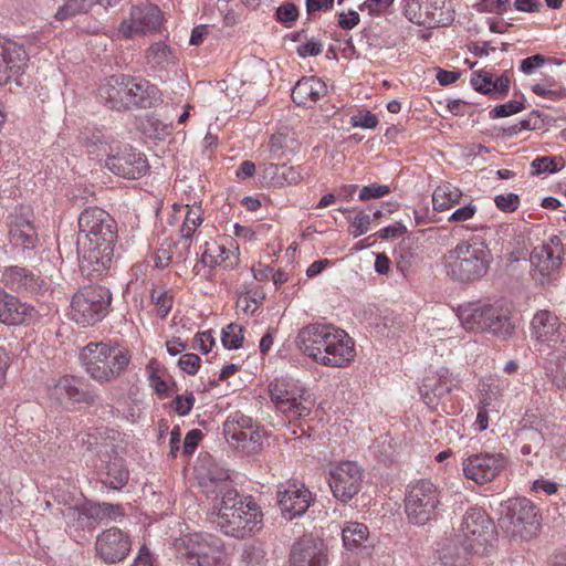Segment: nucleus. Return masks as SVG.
I'll list each match as a JSON object with an SVG mask.
<instances>
[{
  "mask_svg": "<svg viewBox=\"0 0 566 566\" xmlns=\"http://www.w3.org/2000/svg\"><path fill=\"white\" fill-rule=\"evenodd\" d=\"M531 167L533 175L554 174L559 170L556 158L549 156L536 157Z\"/></svg>",
  "mask_w": 566,
  "mask_h": 566,
  "instance_id": "obj_51",
  "label": "nucleus"
},
{
  "mask_svg": "<svg viewBox=\"0 0 566 566\" xmlns=\"http://www.w3.org/2000/svg\"><path fill=\"white\" fill-rule=\"evenodd\" d=\"M261 174L263 179L272 185V186H280V177L282 175V165L274 164V163H268L263 164L261 167Z\"/></svg>",
  "mask_w": 566,
  "mask_h": 566,
  "instance_id": "obj_57",
  "label": "nucleus"
},
{
  "mask_svg": "<svg viewBox=\"0 0 566 566\" xmlns=\"http://www.w3.org/2000/svg\"><path fill=\"white\" fill-rule=\"evenodd\" d=\"M531 336L538 345L552 348L564 342L566 325L554 313L538 311L531 322Z\"/></svg>",
  "mask_w": 566,
  "mask_h": 566,
  "instance_id": "obj_21",
  "label": "nucleus"
},
{
  "mask_svg": "<svg viewBox=\"0 0 566 566\" xmlns=\"http://www.w3.org/2000/svg\"><path fill=\"white\" fill-rule=\"evenodd\" d=\"M462 196V190L449 182L439 185L432 193L433 210L438 212L449 210L460 203Z\"/></svg>",
  "mask_w": 566,
  "mask_h": 566,
  "instance_id": "obj_35",
  "label": "nucleus"
},
{
  "mask_svg": "<svg viewBox=\"0 0 566 566\" xmlns=\"http://www.w3.org/2000/svg\"><path fill=\"white\" fill-rule=\"evenodd\" d=\"M271 158L275 160L290 159V156L298 148V143L290 135L276 133L269 142Z\"/></svg>",
  "mask_w": 566,
  "mask_h": 566,
  "instance_id": "obj_36",
  "label": "nucleus"
},
{
  "mask_svg": "<svg viewBox=\"0 0 566 566\" xmlns=\"http://www.w3.org/2000/svg\"><path fill=\"white\" fill-rule=\"evenodd\" d=\"M185 556L190 566H228L223 542L212 534L190 535Z\"/></svg>",
  "mask_w": 566,
  "mask_h": 566,
  "instance_id": "obj_13",
  "label": "nucleus"
},
{
  "mask_svg": "<svg viewBox=\"0 0 566 566\" xmlns=\"http://www.w3.org/2000/svg\"><path fill=\"white\" fill-rule=\"evenodd\" d=\"M127 481L128 471L120 460H115L107 465L106 475L103 480L105 485L114 490H120L126 485Z\"/></svg>",
  "mask_w": 566,
  "mask_h": 566,
  "instance_id": "obj_41",
  "label": "nucleus"
},
{
  "mask_svg": "<svg viewBox=\"0 0 566 566\" xmlns=\"http://www.w3.org/2000/svg\"><path fill=\"white\" fill-rule=\"evenodd\" d=\"M132 548V541L124 531L111 527L96 536V556L105 564H116L124 560Z\"/></svg>",
  "mask_w": 566,
  "mask_h": 566,
  "instance_id": "obj_17",
  "label": "nucleus"
},
{
  "mask_svg": "<svg viewBox=\"0 0 566 566\" xmlns=\"http://www.w3.org/2000/svg\"><path fill=\"white\" fill-rule=\"evenodd\" d=\"M10 242L22 250H33L38 245L39 237L29 209H15L8 218Z\"/></svg>",
  "mask_w": 566,
  "mask_h": 566,
  "instance_id": "obj_23",
  "label": "nucleus"
},
{
  "mask_svg": "<svg viewBox=\"0 0 566 566\" xmlns=\"http://www.w3.org/2000/svg\"><path fill=\"white\" fill-rule=\"evenodd\" d=\"M105 166L113 174L127 179H136L144 176L149 168L144 154L136 151L132 147H125L120 153L111 154L105 159Z\"/></svg>",
  "mask_w": 566,
  "mask_h": 566,
  "instance_id": "obj_22",
  "label": "nucleus"
},
{
  "mask_svg": "<svg viewBox=\"0 0 566 566\" xmlns=\"http://www.w3.org/2000/svg\"><path fill=\"white\" fill-rule=\"evenodd\" d=\"M564 247L557 235H552L548 241L535 247L530 255V262L534 270L543 277L555 275L563 262Z\"/></svg>",
  "mask_w": 566,
  "mask_h": 566,
  "instance_id": "obj_20",
  "label": "nucleus"
},
{
  "mask_svg": "<svg viewBox=\"0 0 566 566\" xmlns=\"http://www.w3.org/2000/svg\"><path fill=\"white\" fill-rule=\"evenodd\" d=\"M526 440L527 442H525L521 448V453L524 455H528L532 452L536 453L537 449L543 444L544 438L539 431L528 430L526 432Z\"/></svg>",
  "mask_w": 566,
  "mask_h": 566,
  "instance_id": "obj_59",
  "label": "nucleus"
},
{
  "mask_svg": "<svg viewBox=\"0 0 566 566\" xmlns=\"http://www.w3.org/2000/svg\"><path fill=\"white\" fill-rule=\"evenodd\" d=\"M301 352L317 364L343 368L355 357V344L349 335L329 324H310L297 335Z\"/></svg>",
  "mask_w": 566,
  "mask_h": 566,
  "instance_id": "obj_2",
  "label": "nucleus"
},
{
  "mask_svg": "<svg viewBox=\"0 0 566 566\" xmlns=\"http://www.w3.org/2000/svg\"><path fill=\"white\" fill-rule=\"evenodd\" d=\"M390 191L391 189L387 185L370 184L359 190L358 198L364 201L377 199L390 193Z\"/></svg>",
  "mask_w": 566,
  "mask_h": 566,
  "instance_id": "obj_53",
  "label": "nucleus"
},
{
  "mask_svg": "<svg viewBox=\"0 0 566 566\" xmlns=\"http://www.w3.org/2000/svg\"><path fill=\"white\" fill-rule=\"evenodd\" d=\"M548 61L549 59L545 55L535 54L523 59L520 63V70L525 75H532L536 70L544 66Z\"/></svg>",
  "mask_w": 566,
  "mask_h": 566,
  "instance_id": "obj_54",
  "label": "nucleus"
},
{
  "mask_svg": "<svg viewBox=\"0 0 566 566\" xmlns=\"http://www.w3.org/2000/svg\"><path fill=\"white\" fill-rule=\"evenodd\" d=\"M524 108V104L518 101H509L507 103L495 106L491 111L493 118L507 117L521 112Z\"/></svg>",
  "mask_w": 566,
  "mask_h": 566,
  "instance_id": "obj_56",
  "label": "nucleus"
},
{
  "mask_svg": "<svg viewBox=\"0 0 566 566\" xmlns=\"http://www.w3.org/2000/svg\"><path fill=\"white\" fill-rule=\"evenodd\" d=\"M98 0H64L63 6L57 10L55 17L59 20H64L76 14L86 13Z\"/></svg>",
  "mask_w": 566,
  "mask_h": 566,
  "instance_id": "obj_42",
  "label": "nucleus"
},
{
  "mask_svg": "<svg viewBox=\"0 0 566 566\" xmlns=\"http://www.w3.org/2000/svg\"><path fill=\"white\" fill-rule=\"evenodd\" d=\"M368 534L369 532L365 524L349 522L344 526L342 532L344 546L349 551L357 549L367 541Z\"/></svg>",
  "mask_w": 566,
  "mask_h": 566,
  "instance_id": "obj_38",
  "label": "nucleus"
},
{
  "mask_svg": "<svg viewBox=\"0 0 566 566\" xmlns=\"http://www.w3.org/2000/svg\"><path fill=\"white\" fill-rule=\"evenodd\" d=\"M262 512L256 503L243 502L234 489H226L213 506L211 523L228 536L244 538L262 527Z\"/></svg>",
  "mask_w": 566,
  "mask_h": 566,
  "instance_id": "obj_4",
  "label": "nucleus"
},
{
  "mask_svg": "<svg viewBox=\"0 0 566 566\" xmlns=\"http://www.w3.org/2000/svg\"><path fill=\"white\" fill-rule=\"evenodd\" d=\"M496 207L503 212H513L518 208L520 198L516 193L497 195L494 198Z\"/></svg>",
  "mask_w": 566,
  "mask_h": 566,
  "instance_id": "obj_58",
  "label": "nucleus"
},
{
  "mask_svg": "<svg viewBox=\"0 0 566 566\" xmlns=\"http://www.w3.org/2000/svg\"><path fill=\"white\" fill-rule=\"evenodd\" d=\"M77 254L80 270L88 279H97L111 268L117 242V223L104 209L88 207L77 219Z\"/></svg>",
  "mask_w": 566,
  "mask_h": 566,
  "instance_id": "obj_1",
  "label": "nucleus"
},
{
  "mask_svg": "<svg viewBox=\"0 0 566 566\" xmlns=\"http://www.w3.org/2000/svg\"><path fill=\"white\" fill-rule=\"evenodd\" d=\"M223 434L230 443L242 448H247L251 443H258L261 438L253 419L240 411L228 417L223 423Z\"/></svg>",
  "mask_w": 566,
  "mask_h": 566,
  "instance_id": "obj_24",
  "label": "nucleus"
},
{
  "mask_svg": "<svg viewBox=\"0 0 566 566\" xmlns=\"http://www.w3.org/2000/svg\"><path fill=\"white\" fill-rule=\"evenodd\" d=\"M438 554L443 566H468L469 556L475 555L473 549H468V544L460 538L448 539Z\"/></svg>",
  "mask_w": 566,
  "mask_h": 566,
  "instance_id": "obj_32",
  "label": "nucleus"
},
{
  "mask_svg": "<svg viewBox=\"0 0 566 566\" xmlns=\"http://www.w3.org/2000/svg\"><path fill=\"white\" fill-rule=\"evenodd\" d=\"M195 400V396L191 392L177 396L172 401L175 412L179 416H187L191 411Z\"/></svg>",
  "mask_w": 566,
  "mask_h": 566,
  "instance_id": "obj_60",
  "label": "nucleus"
},
{
  "mask_svg": "<svg viewBox=\"0 0 566 566\" xmlns=\"http://www.w3.org/2000/svg\"><path fill=\"white\" fill-rule=\"evenodd\" d=\"M130 358L128 349L104 342L88 343L80 353L85 371L101 384L117 379L129 365Z\"/></svg>",
  "mask_w": 566,
  "mask_h": 566,
  "instance_id": "obj_7",
  "label": "nucleus"
},
{
  "mask_svg": "<svg viewBox=\"0 0 566 566\" xmlns=\"http://www.w3.org/2000/svg\"><path fill=\"white\" fill-rule=\"evenodd\" d=\"M555 80L552 76H546L542 82L534 83L531 87L532 92L541 97L557 101L566 97V88H554Z\"/></svg>",
  "mask_w": 566,
  "mask_h": 566,
  "instance_id": "obj_44",
  "label": "nucleus"
},
{
  "mask_svg": "<svg viewBox=\"0 0 566 566\" xmlns=\"http://www.w3.org/2000/svg\"><path fill=\"white\" fill-rule=\"evenodd\" d=\"M24 49L10 40H0V84L17 80L25 67Z\"/></svg>",
  "mask_w": 566,
  "mask_h": 566,
  "instance_id": "obj_25",
  "label": "nucleus"
},
{
  "mask_svg": "<svg viewBox=\"0 0 566 566\" xmlns=\"http://www.w3.org/2000/svg\"><path fill=\"white\" fill-rule=\"evenodd\" d=\"M200 357L196 354H184L179 360V367L189 375H196L200 367Z\"/></svg>",
  "mask_w": 566,
  "mask_h": 566,
  "instance_id": "obj_63",
  "label": "nucleus"
},
{
  "mask_svg": "<svg viewBox=\"0 0 566 566\" xmlns=\"http://www.w3.org/2000/svg\"><path fill=\"white\" fill-rule=\"evenodd\" d=\"M101 99L115 111L149 108L160 101V93L149 81L132 75H113L98 88Z\"/></svg>",
  "mask_w": 566,
  "mask_h": 566,
  "instance_id": "obj_5",
  "label": "nucleus"
},
{
  "mask_svg": "<svg viewBox=\"0 0 566 566\" xmlns=\"http://www.w3.org/2000/svg\"><path fill=\"white\" fill-rule=\"evenodd\" d=\"M428 27L448 25L453 21V15L447 0H426Z\"/></svg>",
  "mask_w": 566,
  "mask_h": 566,
  "instance_id": "obj_37",
  "label": "nucleus"
},
{
  "mask_svg": "<svg viewBox=\"0 0 566 566\" xmlns=\"http://www.w3.org/2000/svg\"><path fill=\"white\" fill-rule=\"evenodd\" d=\"M244 339L241 325L231 323L222 328L221 342L228 349H238L242 346Z\"/></svg>",
  "mask_w": 566,
  "mask_h": 566,
  "instance_id": "obj_46",
  "label": "nucleus"
},
{
  "mask_svg": "<svg viewBox=\"0 0 566 566\" xmlns=\"http://www.w3.org/2000/svg\"><path fill=\"white\" fill-rule=\"evenodd\" d=\"M511 314V305L501 300L493 303H468L458 310L460 323L467 331H485L503 339L511 337L515 329Z\"/></svg>",
  "mask_w": 566,
  "mask_h": 566,
  "instance_id": "obj_6",
  "label": "nucleus"
},
{
  "mask_svg": "<svg viewBox=\"0 0 566 566\" xmlns=\"http://www.w3.org/2000/svg\"><path fill=\"white\" fill-rule=\"evenodd\" d=\"M148 380L149 386L155 390L156 394L164 396L168 394L169 390V384L164 377V375L160 374L159 370L154 369L149 366L148 368Z\"/></svg>",
  "mask_w": 566,
  "mask_h": 566,
  "instance_id": "obj_55",
  "label": "nucleus"
},
{
  "mask_svg": "<svg viewBox=\"0 0 566 566\" xmlns=\"http://www.w3.org/2000/svg\"><path fill=\"white\" fill-rule=\"evenodd\" d=\"M151 302L155 304L158 311V315L165 318L172 307V296L169 292L163 287H156L151 291Z\"/></svg>",
  "mask_w": 566,
  "mask_h": 566,
  "instance_id": "obj_49",
  "label": "nucleus"
},
{
  "mask_svg": "<svg viewBox=\"0 0 566 566\" xmlns=\"http://www.w3.org/2000/svg\"><path fill=\"white\" fill-rule=\"evenodd\" d=\"M506 386L504 381L488 384L482 390L480 405L490 406L493 411L499 412L503 391Z\"/></svg>",
  "mask_w": 566,
  "mask_h": 566,
  "instance_id": "obj_43",
  "label": "nucleus"
},
{
  "mask_svg": "<svg viewBox=\"0 0 566 566\" xmlns=\"http://www.w3.org/2000/svg\"><path fill=\"white\" fill-rule=\"evenodd\" d=\"M371 218L368 213L359 211L348 220V232L354 238H358L369 231Z\"/></svg>",
  "mask_w": 566,
  "mask_h": 566,
  "instance_id": "obj_50",
  "label": "nucleus"
},
{
  "mask_svg": "<svg viewBox=\"0 0 566 566\" xmlns=\"http://www.w3.org/2000/svg\"><path fill=\"white\" fill-rule=\"evenodd\" d=\"M441 504V490L429 479H420L407 485L405 512L416 525H424L436 518Z\"/></svg>",
  "mask_w": 566,
  "mask_h": 566,
  "instance_id": "obj_9",
  "label": "nucleus"
},
{
  "mask_svg": "<svg viewBox=\"0 0 566 566\" xmlns=\"http://www.w3.org/2000/svg\"><path fill=\"white\" fill-rule=\"evenodd\" d=\"M50 398L65 408L93 401V397L83 388L82 381L72 376L60 378L51 388Z\"/></svg>",
  "mask_w": 566,
  "mask_h": 566,
  "instance_id": "obj_27",
  "label": "nucleus"
},
{
  "mask_svg": "<svg viewBox=\"0 0 566 566\" xmlns=\"http://www.w3.org/2000/svg\"><path fill=\"white\" fill-rule=\"evenodd\" d=\"M202 223L201 210L199 207L187 210L180 232L184 239L190 240L196 229Z\"/></svg>",
  "mask_w": 566,
  "mask_h": 566,
  "instance_id": "obj_48",
  "label": "nucleus"
},
{
  "mask_svg": "<svg viewBox=\"0 0 566 566\" xmlns=\"http://www.w3.org/2000/svg\"><path fill=\"white\" fill-rule=\"evenodd\" d=\"M363 471L356 462L343 461L333 465L329 470L328 484L333 495L348 502L361 490Z\"/></svg>",
  "mask_w": 566,
  "mask_h": 566,
  "instance_id": "obj_16",
  "label": "nucleus"
},
{
  "mask_svg": "<svg viewBox=\"0 0 566 566\" xmlns=\"http://www.w3.org/2000/svg\"><path fill=\"white\" fill-rule=\"evenodd\" d=\"M298 17L297 7L292 2H285L276 9V18L282 23L294 22Z\"/></svg>",
  "mask_w": 566,
  "mask_h": 566,
  "instance_id": "obj_61",
  "label": "nucleus"
},
{
  "mask_svg": "<svg viewBox=\"0 0 566 566\" xmlns=\"http://www.w3.org/2000/svg\"><path fill=\"white\" fill-rule=\"evenodd\" d=\"M269 392L276 410L290 419L308 417L315 406L313 395L293 379H274L269 385Z\"/></svg>",
  "mask_w": 566,
  "mask_h": 566,
  "instance_id": "obj_8",
  "label": "nucleus"
},
{
  "mask_svg": "<svg viewBox=\"0 0 566 566\" xmlns=\"http://www.w3.org/2000/svg\"><path fill=\"white\" fill-rule=\"evenodd\" d=\"M146 59L148 64L158 69H165L174 63V55L170 48L163 42L151 44L146 52Z\"/></svg>",
  "mask_w": 566,
  "mask_h": 566,
  "instance_id": "obj_40",
  "label": "nucleus"
},
{
  "mask_svg": "<svg viewBox=\"0 0 566 566\" xmlns=\"http://www.w3.org/2000/svg\"><path fill=\"white\" fill-rule=\"evenodd\" d=\"M478 212V207L473 203H467L455 209L449 217L450 222H465L471 220Z\"/></svg>",
  "mask_w": 566,
  "mask_h": 566,
  "instance_id": "obj_62",
  "label": "nucleus"
},
{
  "mask_svg": "<svg viewBox=\"0 0 566 566\" xmlns=\"http://www.w3.org/2000/svg\"><path fill=\"white\" fill-rule=\"evenodd\" d=\"M34 307L20 302L15 296L0 287V323L6 325H21L34 316Z\"/></svg>",
  "mask_w": 566,
  "mask_h": 566,
  "instance_id": "obj_29",
  "label": "nucleus"
},
{
  "mask_svg": "<svg viewBox=\"0 0 566 566\" xmlns=\"http://www.w3.org/2000/svg\"><path fill=\"white\" fill-rule=\"evenodd\" d=\"M231 251L217 241L205 243V250L201 254V262L206 266L214 268L226 264Z\"/></svg>",
  "mask_w": 566,
  "mask_h": 566,
  "instance_id": "obj_39",
  "label": "nucleus"
},
{
  "mask_svg": "<svg viewBox=\"0 0 566 566\" xmlns=\"http://www.w3.org/2000/svg\"><path fill=\"white\" fill-rule=\"evenodd\" d=\"M503 521L512 536L528 541L539 531L541 518L536 506L526 497L509 499L502 505Z\"/></svg>",
  "mask_w": 566,
  "mask_h": 566,
  "instance_id": "obj_11",
  "label": "nucleus"
},
{
  "mask_svg": "<svg viewBox=\"0 0 566 566\" xmlns=\"http://www.w3.org/2000/svg\"><path fill=\"white\" fill-rule=\"evenodd\" d=\"M327 93L326 84L316 76L303 77L292 90V99L300 106L316 103Z\"/></svg>",
  "mask_w": 566,
  "mask_h": 566,
  "instance_id": "obj_31",
  "label": "nucleus"
},
{
  "mask_svg": "<svg viewBox=\"0 0 566 566\" xmlns=\"http://www.w3.org/2000/svg\"><path fill=\"white\" fill-rule=\"evenodd\" d=\"M82 143L86 148L88 157L93 160H102L108 157L114 148L108 138L101 130H85L82 133Z\"/></svg>",
  "mask_w": 566,
  "mask_h": 566,
  "instance_id": "obj_34",
  "label": "nucleus"
},
{
  "mask_svg": "<svg viewBox=\"0 0 566 566\" xmlns=\"http://www.w3.org/2000/svg\"><path fill=\"white\" fill-rule=\"evenodd\" d=\"M426 0H403L402 11L405 17L412 23L428 25Z\"/></svg>",
  "mask_w": 566,
  "mask_h": 566,
  "instance_id": "obj_45",
  "label": "nucleus"
},
{
  "mask_svg": "<svg viewBox=\"0 0 566 566\" xmlns=\"http://www.w3.org/2000/svg\"><path fill=\"white\" fill-rule=\"evenodd\" d=\"M460 531L459 538L468 544V549H473L475 555L488 554L495 538L492 521L481 507L467 510Z\"/></svg>",
  "mask_w": 566,
  "mask_h": 566,
  "instance_id": "obj_12",
  "label": "nucleus"
},
{
  "mask_svg": "<svg viewBox=\"0 0 566 566\" xmlns=\"http://www.w3.org/2000/svg\"><path fill=\"white\" fill-rule=\"evenodd\" d=\"M0 283L20 294L38 295L49 289V283L43 277L19 265L6 266L0 271Z\"/></svg>",
  "mask_w": 566,
  "mask_h": 566,
  "instance_id": "obj_18",
  "label": "nucleus"
},
{
  "mask_svg": "<svg viewBox=\"0 0 566 566\" xmlns=\"http://www.w3.org/2000/svg\"><path fill=\"white\" fill-rule=\"evenodd\" d=\"M200 486L208 496H213L214 499H221L226 489H233L229 482L228 470L219 468L216 464H212L207 475L201 479Z\"/></svg>",
  "mask_w": 566,
  "mask_h": 566,
  "instance_id": "obj_33",
  "label": "nucleus"
},
{
  "mask_svg": "<svg viewBox=\"0 0 566 566\" xmlns=\"http://www.w3.org/2000/svg\"><path fill=\"white\" fill-rule=\"evenodd\" d=\"M509 458L502 452H479L462 459L463 475L484 485L494 481L507 467Z\"/></svg>",
  "mask_w": 566,
  "mask_h": 566,
  "instance_id": "obj_14",
  "label": "nucleus"
},
{
  "mask_svg": "<svg viewBox=\"0 0 566 566\" xmlns=\"http://www.w3.org/2000/svg\"><path fill=\"white\" fill-rule=\"evenodd\" d=\"M353 127L373 129L378 125V118L370 111H359L350 117L349 120Z\"/></svg>",
  "mask_w": 566,
  "mask_h": 566,
  "instance_id": "obj_52",
  "label": "nucleus"
},
{
  "mask_svg": "<svg viewBox=\"0 0 566 566\" xmlns=\"http://www.w3.org/2000/svg\"><path fill=\"white\" fill-rule=\"evenodd\" d=\"M492 263V251L481 235L461 240L443 256L447 275L459 283L480 281L486 275Z\"/></svg>",
  "mask_w": 566,
  "mask_h": 566,
  "instance_id": "obj_3",
  "label": "nucleus"
},
{
  "mask_svg": "<svg viewBox=\"0 0 566 566\" xmlns=\"http://www.w3.org/2000/svg\"><path fill=\"white\" fill-rule=\"evenodd\" d=\"M281 170L280 187L284 185H297L311 176L310 168L305 166L286 167L282 165Z\"/></svg>",
  "mask_w": 566,
  "mask_h": 566,
  "instance_id": "obj_47",
  "label": "nucleus"
},
{
  "mask_svg": "<svg viewBox=\"0 0 566 566\" xmlns=\"http://www.w3.org/2000/svg\"><path fill=\"white\" fill-rule=\"evenodd\" d=\"M112 294L102 285H88L76 292L71 302V318L78 324L93 325L108 312Z\"/></svg>",
  "mask_w": 566,
  "mask_h": 566,
  "instance_id": "obj_10",
  "label": "nucleus"
},
{
  "mask_svg": "<svg viewBox=\"0 0 566 566\" xmlns=\"http://www.w3.org/2000/svg\"><path fill=\"white\" fill-rule=\"evenodd\" d=\"M510 83L506 74L494 78L492 73L484 70L475 71L471 77V85L476 92L493 98L504 97L510 90Z\"/></svg>",
  "mask_w": 566,
  "mask_h": 566,
  "instance_id": "obj_30",
  "label": "nucleus"
},
{
  "mask_svg": "<svg viewBox=\"0 0 566 566\" xmlns=\"http://www.w3.org/2000/svg\"><path fill=\"white\" fill-rule=\"evenodd\" d=\"M460 380L452 376L447 368H441L433 376L423 379L420 395L429 407L437 406L453 388H458Z\"/></svg>",
  "mask_w": 566,
  "mask_h": 566,
  "instance_id": "obj_26",
  "label": "nucleus"
},
{
  "mask_svg": "<svg viewBox=\"0 0 566 566\" xmlns=\"http://www.w3.org/2000/svg\"><path fill=\"white\" fill-rule=\"evenodd\" d=\"M291 566H327V551L323 542L304 537L293 545Z\"/></svg>",
  "mask_w": 566,
  "mask_h": 566,
  "instance_id": "obj_28",
  "label": "nucleus"
},
{
  "mask_svg": "<svg viewBox=\"0 0 566 566\" xmlns=\"http://www.w3.org/2000/svg\"><path fill=\"white\" fill-rule=\"evenodd\" d=\"M277 503L286 520L302 516L311 505L312 493L303 483L289 481L279 486Z\"/></svg>",
  "mask_w": 566,
  "mask_h": 566,
  "instance_id": "obj_19",
  "label": "nucleus"
},
{
  "mask_svg": "<svg viewBox=\"0 0 566 566\" xmlns=\"http://www.w3.org/2000/svg\"><path fill=\"white\" fill-rule=\"evenodd\" d=\"M161 22L163 14L159 8L150 2H143L130 8L128 17L118 27V33L126 39L146 35L157 31Z\"/></svg>",
  "mask_w": 566,
  "mask_h": 566,
  "instance_id": "obj_15",
  "label": "nucleus"
},
{
  "mask_svg": "<svg viewBox=\"0 0 566 566\" xmlns=\"http://www.w3.org/2000/svg\"><path fill=\"white\" fill-rule=\"evenodd\" d=\"M553 382L558 388H566V355L558 357L552 370Z\"/></svg>",
  "mask_w": 566,
  "mask_h": 566,
  "instance_id": "obj_64",
  "label": "nucleus"
}]
</instances>
